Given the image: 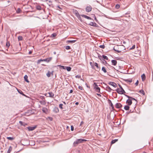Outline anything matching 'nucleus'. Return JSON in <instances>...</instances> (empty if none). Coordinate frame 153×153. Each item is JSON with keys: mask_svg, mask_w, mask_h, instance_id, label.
I'll use <instances>...</instances> for the list:
<instances>
[{"mask_svg": "<svg viewBox=\"0 0 153 153\" xmlns=\"http://www.w3.org/2000/svg\"><path fill=\"white\" fill-rule=\"evenodd\" d=\"M87 140L83 139H77L73 143V145L74 146H76L78 144L82 143L83 142H85Z\"/></svg>", "mask_w": 153, "mask_h": 153, "instance_id": "f257e3e1", "label": "nucleus"}, {"mask_svg": "<svg viewBox=\"0 0 153 153\" xmlns=\"http://www.w3.org/2000/svg\"><path fill=\"white\" fill-rule=\"evenodd\" d=\"M124 49V46H120L119 47H118V49L119 50H117V47H114L113 48V50L114 51L117 52L118 53H120L122 51L120 50H119L120 49Z\"/></svg>", "mask_w": 153, "mask_h": 153, "instance_id": "f03ea898", "label": "nucleus"}, {"mask_svg": "<svg viewBox=\"0 0 153 153\" xmlns=\"http://www.w3.org/2000/svg\"><path fill=\"white\" fill-rule=\"evenodd\" d=\"M52 57H50L44 59H40V61L43 62H49L52 59Z\"/></svg>", "mask_w": 153, "mask_h": 153, "instance_id": "7ed1b4c3", "label": "nucleus"}, {"mask_svg": "<svg viewBox=\"0 0 153 153\" xmlns=\"http://www.w3.org/2000/svg\"><path fill=\"white\" fill-rule=\"evenodd\" d=\"M108 84L112 85L114 87H116L117 86V84L114 82H109Z\"/></svg>", "mask_w": 153, "mask_h": 153, "instance_id": "20e7f679", "label": "nucleus"}, {"mask_svg": "<svg viewBox=\"0 0 153 153\" xmlns=\"http://www.w3.org/2000/svg\"><path fill=\"white\" fill-rule=\"evenodd\" d=\"M88 25L90 26L96 27H98V25L95 22H91Z\"/></svg>", "mask_w": 153, "mask_h": 153, "instance_id": "39448f33", "label": "nucleus"}, {"mask_svg": "<svg viewBox=\"0 0 153 153\" xmlns=\"http://www.w3.org/2000/svg\"><path fill=\"white\" fill-rule=\"evenodd\" d=\"M92 7L90 6H88L85 8V10L87 12H89L92 10Z\"/></svg>", "mask_w": 153, "mask_h": 153, "instance_id": "423d86ee", "label": "nucleus"}, {"mask_svg": "<svg viewBox=\"0 0 153 153\" xmlns=\"http://www.w3.org/2000/svg\"><path fill=\"white\" fill-rule=\"evenodd\" d=\"M36 127V126H29L27 127V128L29 131H32L35 129Z\"/></svg>", "mask_w": 153, "mask_h": 153, "instance_id": "0eeeda50", "label": "nucleus"}, {"mask_svg": "<svg viewBox=\"0 0 153 153\" xmlns=\"http://www.w3.org/2000/svg\"><path fill=\"white\" fill-rule=\"evenodd\" d=\"M126 103L128 104V105H130L132 104V101L130 98H128V99L127 100Z\"/></svg>", "mask_w": 153, "mask_h": 153, "instance_id": "6e6552de", "label": "nucleus"}, {"mask_svg": "<svg viewBox=\"0 0 153 153\" xmlns=\"http://www.w3.org/2000/svg\"><path fill=\"white\" fill-rule=\"evenodd\" d=\"M122 106V105L120 103H117L115 104V107L117 108H120Z\"/></svg>", "mask_w": 153, "mask_h": 153, "instance_id": "1a4fd4ad", "label": "nucleus"}, {"mask_svg": "<svg viewBox=\"0 0 153 153\" xmlns=\"http://www.w3.org/2000/svg\"><path fill=\"white\" fill-rule=\"evenodd\" d=\"M125 95L126 97H128V98H130L131 99V101L132 100H135L136 102V103H137V101L135 98H134L132 97H131L129 96L128 95H127L125 94Z\"/></svg>", "mask_w": 153, "mask_h": 153, "instance_id": "9d476101", "label": "nucleus"}, {"mask_svg": "<svg viewBox=\"0 0 153 153\" xmlns=\"http://www.w3.org/2000/svg\"><path fill=\"white\" fill-rule=\"evenodd\" d=\"M42 110L43 113L45 114H47L48 113V109L45 107H43L42 108Z\"/></svg>", "mask_w": 153, "mask_h": 153, "instance_id": "9b49d317", "label": "nucleus"}, {"mask_svg": "<svg viewBox=\"0 0 153 153\" xmlns=\"http://www.w3.org/2000/svg\"><path fill=\"white\" fill-rule=\"evenodd\" d=\"M74 13L75 15L78 18L80 17V15L78 12L76 10H75L74 11Z\"/></svg>", "mask_w": 153, "mask_h": 153, "instance_id": "f8f14e48", "label": "nucleus"}, {"mask_svg": "<svg viewBox=\"0 0 153 153\" xmlns=\"http://www.w3.org/2000/svg\"><path fill=\"white\" fill-rule=\"evenodd\" d=\"M111 62L112 65L114 66L116 65L117 63V61L115 60H111Z\"/></svg>", "mask_w": 153, "mask_h": 153, "instance_id": "ddd939ff", "label": "nucleus"}, {"mask_svg": "<svg viewBox=\"0 0 153 153\" xmlns=\"http://www.w3.org/2000/svg\"><path fill=\"white\" fill-rule=\"evenodd\" d=\"M81 16H82L84 17L85 18L87 19H88L92 20V19L90 17L86 15H85L84 14H82Z\"/></svg>", "mask_w": 153, "mask_h": 153, "instance_id": "4468645a", "label": "nucleus"}, {"mask_svg": "<svg viewBox=\"0 0 153 153\" xmlns=\"http://www.w3.org/2000/svg\"><path fill=\"white\" fill-rule=\"evenodd\" d=\"M19 124L23 126H26L27 125V123H24V122H23L22 121H19Z\"/></svg>", "mask_w": 153, "mask_h": 153, "instance_id": "2eb2a0df", "label": "nucleus"}, {"mask_svg": "<svg viewBox=\"0 0 153 153\" xmlns=\"http://www.w3.org/2000/svg\"><path fill=\"white\" fill-rule=\"evenodd\" d=\"M106 89L109 92H111L112 90L108 86H107L106 87Z\"/></svg>", "mask_w": 153, "mask_h": 153, "instance_id": "dca6fc26", "label": "nucleus"}, {"mask_svg": "<svg viewBox=\"0 0 153 153\" xmlns=\"http://www.w3.org/2000/svg\"><path fill=\"white\" fill-rule=\"evenodd\" d=\"M49 95L48 96V97H53L54 96V94L52 92H49L48 93Z\"/></svg>", "mask_w": 153, "mask_h": 153, "instance_id": "f3484780", "label": "nucleus"}, {"mask_svg": "<svg viewBox=\"0 0 153 153\" xmlns=\"http://www.w3.org/2000/svg\"><path fill=\"white\" fill-rule=\"evenodd\" d=\"M142 80L144 81L146 79V76L144 74H143L141 76Z\"/></svg>", "mask_w": 153, "mask_h": 153, "instance_id": "a211bd4d", "label": "nucleus"}, {"mask_svg": "<svg viewBox=\"0 0 153 153\" xmlns=\"http://www.w3.org/2000/svg\"><path fill=\"white\" fill-rule=\"evenodd\" d=\"M24 79H25V80L26 82H29V81H28V76H27V75H25V76H24Z\"/></svg>", "mask_w": 153, "mask_h": 153, "instance_id": "6ab92c4d", "label": "nucleus"}, {"mask_svg": "<svg viewBox=\"0 0 153 153\" xmlns=\"http://www.w3.org/2000/svg\"><path fill=\"white\" fill-rule=\"evenodd\" d=\"M118 139H117L112 140L111 142V144H112L116 142H117L118 141Z\"/></svg>", "mask_w": 153, "mask_h": 153, "instance_id": "aec40b11", "label": "nucleus"}, {"mask_svg": "<svg viewBox=\"0 0 153 153\" xmlns=\"http://www.w3.org/2000/svg\"><path fill=\"white\" fill-rule=\"evenodd\" d=\"M94 65L96 67L97 70H100V68L99 67L98 64L96 62L94 63Z\"/></svg>", "mask_w": 153, "mask_h": 153, "instance_id": "412c9836", "label": "nucleus"}, {"mask_svg": "<svg viewBox=\"0 0 153 153\" xmlns=\"http://www.w3.org/2000/svg\"><path fill=\"white\" fill-rule=\"evenodd\" d=\"M76 40H68L67 42L68 43H74L75 42Z\"/></svg>", "mask_w": 153, "mask_h": 153, "instance_id": "4be33fe9", "label": "nucleus"}, {"mask_svg": "<svg viewBox=\"0 0 153 153\" xmlns=\"http://www.w3.org/2000/svg\"><path fill=\"white\" fill-rule=\"evenodd\" d=\"M51 72L50 71H48L46 74V75L48 77H49L51 76Z\"/></svg>", "mask_w": 153, "mask_h": 153, "instance_id": "5701e85b", "label": "nucleus"}, {"mask_svg": "<svg viewBox=\"0 0 153 153\" xmlns=\"http://www.w3.org/2000/svg\"><path fill=\"white\" fill-rule=\"evenodd\" d=\"M129 105H125V106H124V109L126 110H128L129 109Z\"/></svg>", "mask_w": 153, "mask_h": 153, "instance_id": "b1692460", "label": "nucleus"}, {"mask_svg": "<svg viewBox=\"0 0 153 153\" xmlns=\"http://www.w3.org/2000/svg\"><path fill=\"white\" fill-rule=\"evenodd\" d=\"M39 102L42 105H45L46 104L45 101V100H43L42 101H39Z\"/></svg>", "mask_w": 153, "mask_h": 153, "instance_id": "393cba45", "label": "nucleus"}, {"mask_svg": "<svg viewBox=\"0 0 153 153\" xmlns=\"http://www.w3.org/2000/svg\"><path fill=\"white\" fill-rule=\"evenodd\" d=\"M116 90L118 94H121V93H122V91L121 90V89H120V88H117Z\"/></svg>", "mask_w": 153, "mask_h": 153, "instance_id": "a878e982", "label": "nucleus"}, {"mask_svg": "<svg viewBox=\"0 0 153 153\" xmlns=\"http://www.w3.org/2000/svg\"><path fill=\"white\" fill-rule=\"evenodd\" d=\"M100 88H99V87H98L97 88L95 89V91L96 92H98V93L100 92Z\"/></svg>", "mask_w": 153, "mask_h": 153, "instance_id": "bb28decb", "label": "nucleus"}, {"mask_svg": "<svg viewBox=\"0 0 153 153\" xmlns=\"http://www.w3.org/2000/svg\"><path fill=\"white\" fill-rule=\"evenodd\" d=\"M66 69L68 71H70L71 69V68L70 67L67 66V67H66Z\"/></svg>", "mask_w": 153, "mask_h": 153, "instance_id": "cd10ccee", "label": "nucleus"}, {"mask_svg": "<svg viewBox=\"0 0 153 153\" xmlns=\"http://www.w3.org/2000/svg\"><path fill=\"white\" fill-rule=\"evenodd\" d=\"M10 44L9 42L7 41L6 44V46L7 48H8L10 46Z\"/></svg>", "mask_w": 153, "mask_h": 153, "instance_id": "c85d7f7f", "label": "nucleus"}, {"mask_svg": "<svg viewBox=\"0 0 153 153\" xmlns=\"http://www.w3.org/2000/svg\"><path fill=\"white\" fill-rule=\"evenodd\" d=\"M102 57L105 59H106V60H108V57L106 56L102 55Z\"/></svg>", "mask_w": 153, "mask_h": 153, "instance_id": "c756f323", "label": "nucleus"}, {"mask_svg": "<svg viewBox=\"0 0 153 153\" xmlns=\"http://www.w3.org/2000/svg\"><path fill=\"white\" fill-rule=\"evenodd\" d=\"M102 70L103 71L104 73H106L107 72L105 68V67H103L102 68Z\"/></svg>", "mask_w": 153, "mask_h": 153, "instance_id": "7c9ffc66", "label": "nucleus"}, {"mask_svg": "<svg viewBox=\"0 0 153 153\" xmlns=\"http://www.w3.org/2000/svg\"><path fill=\"white\" fill-rule=\"evenodd\" d=\"M18 39L19 41H21L22 40V36H19L18 37Z\"/></svg>", "mask_w": 153, "mask_h": 153, "instance_id": "2f4dec72", "label": "nucleus"}, {"mask_svg": "<svg viewBox=\"0 0 153 153\" xmlns=\"http://www.w3.org/2000/svg\"><path fill=\"white\" fill-rule=\"evenodd\" d=\"M132 79H127L126 81V82H132Z\"/></svg>", "mask_w": 153, "mask_h": 153, "instance_id": "473e14b6", "label": "nucleus"}, {"mask_svg": "<svg viewBox=\"0 0 153 153\" xmlns=\"http://www.w3.org/2000/svg\"><path fill=\"white\" fill-rule=\"evenodd\" d=\"M36 8L38 10H41V7L40 5L37 6Z\"/></svg>", "mask_w": 153, "mask_h": 153, "instance_id": "72a5a7b5", "label": "nucleus"}, {"mask_svg": "<svg viewBox=\"0 0 153 153\" xmlns=\"http://www.w3.org/2000/svg\"><path fill=\"white\" fill-rule=\"evenodd\" d=\"M56 36V33H54L53 34H52L51 35V37H55V36Z\"/></svg>", "mask_w": 153, "mask_h": 153, "instance_id": "f704fd0d", "label": "nucleus"}, {"mask_svg": "<svg viewBox=\"0 0 153 153\" xmlns=\"http://www.w3.org/2000/svg\"><path fill=\"white\" fill-rule=\"evenodd\" d=\"M94 88L95 89V88H97L98 87V85H97V84L95 82H94Z\"/></svg>", "mask_w": 153, "mask_h": 153, "instance_id": "c9c22d12", "label": "nucleus"}, {"mask_svg": "<svg viewBox=\"0 0 153 153\" xmlns=\"http://www.w3.org/2000/svg\"><path fill=\"white\" fill-rule=\"evenodd\" d=\"M109 100L110 101V103H111V107H112V109L113 110H114V106H113V104L111 102V101L110 100Z\"/></svg>", "mask_w": 153, "mask_h": 153, "instance_id": "e433bc0d", "label": "nucleus"}, {"mask_svg": "<svg viewBox=\"0 0 153 153\" xmlns=\"http://www.w3.org/2000/svg\"><path fill=\"white\" fill-rule=\"evenodd\" d=\"M139 92L140 93H141L142 94H143V95H144V94H145V93H144V91L143 90H140L139 91Z\"/></svg>", "mask_w": 153, "mask_h": 153, "instance_id": "4c0bfd02", "label": "nucleus"}, {"mask_svg": "<svg viewBox=\"0 0 153 153\" xmlns=\"http://www.w3.org/2000/svg\"><path fill=\"white\" fill-rule=\"evenodd\" d=\"M65 48L66 50H69L71 49V47L69 46H65Z\"/></svg>", "mask_w": 153, "mask_h": 153, "instance_id": "58836bf2", "label": "nucleus"}, {"mask_svg": "<svg viewBox=\"0 0 153 153\" xmlns=\"http://www.w3.org/2000/svg\"><path fill=\"white\" fill-rule=\"evenodd\" d=\"M18 91L19 93L20 94H22L23 95H24V94H23V92H22V91H21L20 90H18Z\"/></svg>", "mask_w": 153, "mask_h": 153, "instance_id": "ea45409f", "label": "nucleus"}, {"mask_svg": "<svg viewBox=\"0 0 153 153\" xmlns=\"http://www.w3.org/2000/svg\"><path fill=\"white\" fill-rule=\"evenodd\" d=\"M121 90L122 93H121V94H124V93H126L125 91L124 90L123 88L122 89H121Z\"/></svg>", "mask_w": 153, "mask_h": 153, "instance_id": "a19ab883", "label": "nucleus"}, {"mask_svg": "<svg viewBox=\"0 0 153 153\" xmlns=\"http://www.w3.org/2000/svg\"><path fill=\"white\" fill-rule=\"evenodd\" d=\"M99 47L102 49H104L105 48V46L104 45H100L99 46Z\"/></svg>", "mask_w": 153, "mask_h": 153, "instance_id": "79ce46f5", "label": "nucleus"}, {"mask_svg": "<svg viewBox=\"0 0 153 153\" xmlns=\"http://www.w3.org/2000/svg\"><path fill=\"white\" fill-rule=\"evenodd\" d=\"M21 11V9L20 8H18L16 10V12L18 13H20Z\"/></svg>", "mask_w": 153, "mask_h": 153, "instance_id": "37998d69", "label": "nucleus"}, {"mask_svg": "<svg viewBox=\"0 0 153 153\" xmlns=\"http://www.w3.org/2000/svg\"><path fill=\"white\" fill-rule=\"evenodd\" d=\"M120 7V5L118 4H117L115 6V7L117 9H119Z\"/></svg>", "mask_w": 153, "mask_h": 153, "instance_id": "c03bdc74", "label": "nucleus"}, {"mask_svg": "<svg viewBox=\"0 0 153 153\" xmlns=\"http://www.w3.org/2000/svg\"><path fill=\"white\" fill-rule=\"evenodd\" d=\"M135 45H133V46L132 47L130 48V50H132L134 49L135 48Z\"/></svg>", "mask_w": 153, "mask_h": 153, "instance_id": "a18cd8bd", "label": "nucleus"}, {"mask_svg": "<svg viewBox=\"0 0 153 153\" xmlns=\"http://www.w3.org/2000/svg\"><path fill=\"white\" fill-rule=\"evenodd\" d=\"M59 66H60L61 69H65L66 67H65V66H60V65H59Z\"/></svg>", "mask_w": 153, "mask_h": 153, "instance_id": "49530a36", "label": "nucleus"}, {"mask_svg": "<svg viewBox=\"0 0 153 153\" xmlns=\"http://www.w3.org/2000/svg\"><path fill=\"white\" fill-rule=\"evenodd\" d=\"M63 104H60L59 105V107L61 109H62L63 108L62 106Z\"/></svg>", "mask_w": 153, "mask_h": 153, "instance_id": "de8ad7c7", "label": "nucleus"}, {"mask_svg": "<svg viewBox=\"0 0 153 153\" xmlns=\"http://www.w3.org/2000/svg\"><path fill=\"white\" fill-rule=\"evenodd\" d=\"M7 138L9 140H12L13 139V137H7Z\"/></svg>", "mask_w": 153, "mask_h": 153, "instance_id": "09e8293b", "label": "nucleus"}, {"mask_svg": "<svg viewBox=\"0 0 153 153\" xmlns=\"http://www.w3.org/2000/svg\"><path fill=\"white\" fill-rule=\"evenodd\" d=\"M75 77L76 78H81V76L79 75H77L75 76Z\"/></svg>", "mask_w": 153, "mask_h": 153, "instance_id": "8fccbe9b", "label": "nucleus"}, {"mask_svg": "<svg viewBox=\"0 0 153 153\" xmlns=\"http://www.w3.org/2000/svg\"><path fill=\"white\" fill-rule=\"evenodd\" d=\"M71 130L72 131H73L74 130V127L73 126H71Z\"/></svg>", "mask_w": 153, "mask_h": 153, "instance_id": "3c124183", "label": "nucleus"}, {"mask_svg": "<svg viewBox=\"0 0 153 153\" xmlns=\"http://www.w3.org/2000/svg\"><path fill=\"white\" fill-rule=\"evenodd\" d=\"M78 88H79V89L80 90H82V89H83V87L82 86H79Z\"/></svg>", "mask_w": 153, "mask_h": 153, "instance_id": "603ef678", "label": "nucleus"}, {"mask_svg": "<svg viewBox=\"0 0 153 153\" xmlns=\"http://www.w3.org/2000/svg\"><path fill=\"white\" fill-rule=\"evenodd\" d=\"M138 83H139V81L138 80H137V82H136L135 83V85L137 86L138 85Z\"/></svg>", "mask_w": 153, "mask_h": 153, "instance_id": "864d4df0", "label": "nucleus"}, {"mask_svg": "<svg viewBox=\"0 0 153 153\" xmlns=\"http://www.w3.org/2000/svg\"><path fill=\"white\" fill-rule=\"evenodd\" d=\"M91 64H92L91 62H90V64L91 65V67H92V68H94V65H91Z\"/></svg>", "mask_w": 153, "mask_h": 153, "instance_id": "5fc2aeb1", "label": "nucleus"}, {"mask_svg": "<svg viewBox=\"0 0 153 153\" xmlns=\"http://www.w3.org/2000/svg\"><path fill=\"white\" fill-rule=\"evenodd\" d=\"M11 151V150H10V148L7 151V153H10V152Z\"/></svg>", "mask_w": 153, "mask_h": 153, "instance_id": "6e6d98bb", "label": "nucleus"}, {"mask_svg": "<svg viewBox=\"0 0 153 153\" xmlns=\"http://www.w3.org/2000/svg\"><path fill=\"white\" fill-rule=\"evenodd\" d=\"M41 61H40V59H39V60L38 61H37V63L38 64H39L40 62Z\"/></svg>", "mask_w": 153, "mask_h": 153, "instance_id": "4d7b16f0", "label": "nucleus"}, {"mask_svg": "<svg viewBox=\"0 0 153 153\" xmlns=\"http://www.w3.org/2000/svg\"><path fill=\"white\" fill-rule=\"evenodd\" d=\"M97 95L99 97H101V95L99 94H97Z\"/></svg>", "mask_w": 153, "mask_h": 153, "instance_id": "13d9d810", "label": "nucleus"}, {"mask_svg": "<svg viewBox=\"0 0 153 153\" xmlns=\"http://www.w3.org/2000/svg\"><path fill=\"white\" fill-rule=\"evenodd\" d=\"M119 86L120 87V89H123V88L120 85H119Z\"/></svg>", "mask_w": 153, "mask_h": 153, "instance_id": "bf43d9fd", "label": "nucleus"}, {"mask_svg": "<svg viewBox=\"0 0 153 153\" xmlns=\"http://www.w3.org/2000/svg\"><path fill=\"white\" fill-rule=\"evenodd\" d=\"M94 19L96 21H97V20L96 18V16H95V15H94Z\"/></svg>", "mask_w": 153, "mask_h": 153, "instance_id": "052dcab7", "label": "nucleus"}, {"mask_svg": "<svg viewBox=\"0 0 153 153\" xmlns=\"http://www.w3.org/2000/svg\"><path fill=\"white\" fill-rule=\"evenodd\" d=\"M83 123H84V122L83 121H82L81 122V123H80V126L82 125V124H83Z\"/></svg>", "mask_w": 153, "mask_h": 153, "instance_id": "680f3d73", "label": "nucleus"}, {"mask_svg": "<svg viewBox=\"0 0 153 153\" xmlns=\"http://www.w3.org/2000/svg\"><path fill=\"white\" fill-rule=\"evenodd\" d=\"M73 92V90H71L70 91V93H71Z\"/></svg>", "mask_w": 153, "mask_h": 153, "instance_id": "e2e57ef3", "label": "nucleus"}, {"mask_svg": "<svg viewBox=\"0 0 153 153\" xmlns=\"http://www.w3.org/2000/svg\"><path fill=\"white\" fill-rule=\"evenodd\" d=\"M49 119L51 120H52V118L51 117H49Z\"/></svg>", "mask_w": 153, "mask_h": 153, "instance_id": "0e129e2a", "label": "nucleus"}, {"mask_svg": "<svg viewBox=\"0 0 153 153\" xmlns=\"http://www.w3.org/2000/svg\"><path fill=\"white\" fill-rule=\"evenodd\" d=\"M75 104L76 105H78L79 104V103L78 102H76L75 103Z\"/></svg>", "mask_w": 153, "mask_h": 153, "instance_id": "69168bd1", "label": "nucleus"}, {"mask_svg": "<svg viewBox=\"0 0 153 153\" xmlns=\"http://www.w3.org/2000/svg\"><path fill=\"white\" fill-rule=\"evenodd\" d=\"M32 51H30L29 52V54H31V53H32Z\"/></svg>", "mask_w": 153, "mask_h": 153, "instance_id": "338daca9", "label": "nucleus"}, {"mask_svg": "<svg viewBox=\"0 0 153 153\" xmlns=\"http://www.w3.org/2000/svg\"><path fill=\"white\" fill-rule=\"evenodd\" d=\"M56 52L55 51H54V52H53V54H56Z\"/></svg>", "mask_w": 153, "mask_h": 153, "instance_id": "774afa93", "label": "nucleus"}]
</instances>
